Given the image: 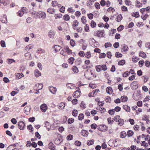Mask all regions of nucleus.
Masks as SVG:
<instances>
[{
  "label": "nucleus",
  "mask_w": 150,
  "mask_h": 150,
  "mask_svg": "<svg viewBox=\"0 0 150 150\" xmlns=\"http://www.w3.org/2000/svg\"><path fill=\"white\" fill-rule=\"evenodd\" d=\"M85 77L88 80H91L93 79L94 77V73L91 71H87L84 74Z\"/></svg>",
  "instance_id": "nucleus-1"
},
{
  "label": "nucleus",
  "mask_w": 150,
  "mask_h": 150,
  "mask_svg": "<svg viewBox=\"0 0 150 150\" xmlns=\"http://www.w3.org/2000/svg\"><path fill=\"white\" fill-rule=\"evenodd\" d=\"M95 68L97 72H100L101 70L105 71L107 69L106 66L105 64L96 66Z\"/></svg>",
  "instance_id": "nucleus-2"
},
{
  "label": "nucleus",
  "mask_w": 150,
  "mask_h": 150,
  "mask_svg": "<svg viewBox=\"0 0 150 150\" xmlns=\"http://www.w3.org/2000/svg\"><path fill=\"white\" fill-rule=\"evenodd\" d=\"M34 14H36L38 18H41L42 19L46 18V14L44 12L40 11L38 12H34Z\"/></svg>",
  "instance_id": "nucleus-3"
},
{
  "label": "nucleus",
  "mask_w": 150,
  "mask_h": 150,
  "mask_svg": "<svg viewBox=\"0 0 150 150\" xmlns=\"http://www.w3.org/2000/svg\"><path fill=\"white\" fill-rule=\"evenodd\" d=\"M104 30H97L95 32V36L100 37H104Z\"/></svg>",
  "instance_id": "nucleus-4"
},
{
  "label": "nucleus",
  "mask_w": 150,
  "mask_h": 150,
  "mask_svg": "<svg viewBox=\"0 0 150 150\" xmlns=\"http://www.w3.org/2000/svg\"><path fill=\"white\" fill-rule=\"evenodd\" d=\"M0 20L3 23H7L8 21L6 15L5 14L1 15L0 16Z\"/></svg>",
  "instance_id": "nucleus-5"
},
{
  "label": "nucleus",
  "mask_w": 150,
  "mask_h": 150,
  "mask_svg": "<svg viewBox=\"0 0 150 150\" xmlns=\"http://www.w3.org/2000/svg\"><path fill=\"white\" fill-rule=\"evenodd\" d=\"M98 129L100 131L105 132L108 129V127L105 125H100L98 126Z\"/></svg>",
  "instance_id": "nucleus-6"
},
{
  "label": "nucleus",
  "mask_w": 150,
  "mask_h": 150,
  "mask_svg": "<svg viewBox=\"0 0 150 150\" xmlns=\"http://www.w3.org/2000/svg\"><path fill=\"white\" fill-rule=\"evenodd\" d=\"M40 108L42 111L43 112H45L47 109V107L45 104H43L41 105L40 106Z\"/></svg>",
  "instance_id": "nucleus-7"
},
{
  "label": "nucleus",
  "mask_w": 150,
  "mask_h": 150,
  "mask_svg": "<svg viewBox=\"0 0 150 150\" xmlns=\"http://www.w3.org/2000/svg\"><path fill=\"white\" fill-rule=\"evenodd\" d=\"M30 110V106H26L25 107L24 109V113L26 115H28Z\"/></svg>",
  "instance_id": "nucleus-8"
},
{
  "label": "nucleus",
  "mask_w": 150,
  "mask_h": 150,
  "mask_svg": "<svg viewBox=\"0 0 150 150\" xmlns=\"http://www.w3.org/2000/svg\"><path fill=\"white\" fill-rule=\"evenodd\" d=\"M131 87L133 90H135L138 88L137 82L134 81L131 84Z\"/></svg>",
  "instance_id": "nucleus-9"
},
{
  "label": "nucleus",
  "mask_w": 150,
  "mask_h": 150,
  "mask_svg": "<svg viewBox=\"0 0 150 150\" xmlns=\"http://www.w3.org/2000/svg\"><path fill=\"white\" fill-rule=\"evenodd\" d=\"M65 105V104L64 103L62 102L59 103L57 106L59 110H62L64 108Z\"/></svg>",
  "instance_id": "nucleus-10"
},
{
  "label": "nucleus",
  "mask_w": 150,
  "mask_h": 150,
  "mask_svg": "<svg viewBox=\"0 0 150 150\" xmlns=\"http://www.w3.org/2000/svg\"><path fill=\"white\" fill-rule=\"evenodd\" d=\"M54 31L53 30H50L48 33L49 37L51 38H54Z\"/></svg>",
  "instance_id": "nucleus-11"
},
{
  "label": "nucleus",
  "mask_w": 150,
  "mask_h": 150,
  "mask_svg": "<svg viewBox=\"0 0 150 150\" xmlns=\"http://www.w3.org/2000/svg\"><path fill=\"white\" fill-rule=\"evenodd\" d=\"M79 24V22L77 20H75L73 21V24L72 25V26L73 29L74 30H76V28L78 25Z\"/></svg>",
  "instance_id": "nucleus-12"
},
{
  "label": "nucleus",
  "mask_w": 150,
  "mask_h": 150,
  "mask_svg": "<svg viewBox=\"0 0 150 150\" xmlns=\"http://www.w3.org/2000/svg\"><path fill=\"white\" fill-rule=\"evenodd\" d=\"M25 126L24 122L22 121H20L18 123V126L19 129L21 130L23 129Z\"/></svg>",
  "instance_id": "nucleus-13"
},
{
  "label": "nucleus",
  "mask_w": 150,
  "mask_h": 150,
  "mask_svg": "<svg viewBox=\"0 0 150 150\" xmlns=\"http://www.w3.org/2000/svg\"><path fill=\"white\" fill-rule=\"evenodd\" d=\"M122 108L127 112H130L131 109L130 107L127 105H123Z\"/></svg>",
  "instance_id": "nucleus-14"
},
{
  "label": "nucleus",
  "mask_w": 150,
  "mask_h": 150,
  "mask_svg": "<svg viewBox=\"0 0 150 150\" xmlns=\"http://www.w3.org/2000/svg\"><path fill=\"white\" fill-rule=\"evenodd\" d=\"M55 9L52 8H49L47 10V12L51 14H53L55 12Z\"/></svg>",
  "instance_id": "nucleus-15"
},
{
  "label": "nucleus",
  "mask_w": 150,
  "mask_h": 150,
  "mask_svg": "<svg viewBox=\"0 0 150 150\" xmlns=\"http://www.w3.org/2000/svg\"><path fill=\"white\" fill-rule=\"evenodd\" d=\"M50 91L52 93L54 94L57 91L56 88L52 86L50 87L49 88Z\"/></svg>",
  "instance_id": "nucleus-16"
},
{
  "label": "nucleus",
  "mask_w": 150,
  "mask_h": 150,
  "mask_svg": "<svg viewBox=\"0 0 150 150\" xmlns=\"http://www.w3.org/2000/svg\"><path fill=\"white\" fill-rule=\"evenodd\" d=\"M24 75L22 73H17L16 74V79H18L23 77Z\"/></svg>",
  "instance_id": "nucleus-17"
},
{
  "label": "nucleus",
  "mask_w": 150,
  "mask_h": 150,
  "mask_svg": "<svg viewBox=\"0 0 150 150\" xmlns=\"http://www.w3.org/2000/svg\"><path fill=\"white\" fill-rule=\"evenodd\" d=\"M81 135L84 137H86L88 134V132L85 130H82L81 132Z\"/></svg>",
  "instance_id": "nucleus-18"
},
{
  "label": "nucleus",
  "mask_w": 150,
  "mask_h": 150,
  "mask_svg": "<svg viewBox=\"0 0 150 150\" xmlns=\"http://www.w3.org/2000/svg\"><path fill=\"white\" fill-rule=\"evenodd\" d=\"M34 73L35 76L36 77H38L41 75L40 72L37 69L34 71Z\"/></svg>",
  "instance_id": "nucleus-19"
},
{
  "label": "nucleus",
  "mask_w": 150,
  "mask_h": 150,
  "mask_svg": "<svg viewBox=\"0 0 150 150\" xmlns=\"http://www.w3.org/2000/svg\"><path fill=\"white\" fill-rule=\"evenodd\" d=\"M82 23L83 24H86L87 22L86 18L85 16H82L81 18Z\"/></svg>",
  "instance_id": "nucleus-20"
},
{
  "label": "nucleus",
  "mask_w": 150,
  "mask_h": 150,
  "mask_svg": "<svg viewBox=\"0 0 150 150\" xmlns=\"http://www.w3.org/2000/svg\"><path fill=\"white\" fill-rule=\"evenodd\" d=\"M80 95V92L79 91H76L73 94V96L74 98H78Z\"/></svg>",
  "instance_id": "nucleus-21"
},
{
  "label": "nucleus",
  "mask_w": 150,
  "mask_h": 150,
  "mask_svg": "<svg viewBox=\"0 0 150 150\" xmlns=\"http://www.w3.org/2000/svg\"><path fill=\"white\" fill-rule=\"evenodd\" d=\"M64 50H65V52L69 54H71L72 53V50H70L67 46L65 47Z\"/></svg>",
  "instance_id": "nucleus-22"
},
{
  "label": "nucleus",
  "mask_w": 150,
  "mask_h": 150,
  "mask_svg": "<svg viewBox=\"0 0 150 150\" xmlns=\"http://www.w3.org/2000/svg\"><path fill=\"white\" fill-rule=\"evenodd\" d=\"M52 4L53 7H56V6H58V7H61V5L59 4H58L57 1H52Z\"/></svg>",
  "instance_id": "nucleus-23"
},
{
  "label": "nucleus",
  "mask_w": 150,
  "mask_h": 150,
  "mask_svg": "<svg viewBox=\"0 0 150 150\" xmlns=\"http://www.w3.org/2000/svg\"><path fill=\"white\" fill-rule=\"evenodd\" d=\"M128 98L127 97L125 96H123L121 97V100L122 102H125L127 101Z\"/></svg>",
  "instance_id": "nucleus-24"
},
{
  "label": "nucleus",
  "mask_w": 150,
  "mask_h": 150,
  "mask_svg": "<svg viewBox=\"0 0 150 150\" xmlns=\"http://www.w3.org/2000/svg\"><path fill=\"white\" fill-rule=\"evenodd\" d=\"M43 86V85L42 83H37L36 84V86L37 87L36 89L38 90L41 89Z\"/></svg>",
  "instance_id": "nucleus-25"
},
{
  "label": "nucleus",
  "mask_w": 150,
  "mask_h": 150,
  "mask_svg": "<svg viewBox=\"0 0 150 150\" xmlns=\"http://www.w3.org/2000/svg\"><path fill=\"white\" fill-rule=\"evenodd\" d=\"M127 134L124 131H122L120 134V137L122 138H124L126 136Z\"/></svg>",
  "instance_id": "nucleus-26"
},
{
  "label": "nucleus",
  "mask_w": 150,
  "mask_h": 150,
  "mask_svg": "<svg viewBox=\"0 0 150 150\" xmlns=\"http://www.w3.org/2000/svg\"><path fill=\"white\" fill-rule=\"evenodd\" d=\"M25 56L27 59L30 60L31 59V54L29 52L26 53L25 54Z\"/></svg>",
  "instance_id": "nucleus-27"
},
{
  "label": "nucleus",
  "mask_w": 150,
  "mask_h": 150,
  "mask_svg": "<svg viewBox=\"0 0 150 150\" xmlns=\"http://www.w3.org/2000/svg\"><path fill=\"white\" fill-rule=\"evenodd\" d=\"M34 45L32 44H30V45H27L25 48V50L27 51H28L32 49L33 48Z\"/></svg>",
  "instance_id": "nucleus-28"
},
{
  "label": "nucleus",
  "mask_w": 150,
  "mask_h": 150,
  "mask_svg": "<svg viewBox=\"0 0 150 150\" xmlns=\"http://www.w3.org/2000/svg\"><path fill=\"white\" fill-rule=\"evenodd\" d=\"M106 91L108 93L111 94L112 92V88L110 87H108L106 89Z\"/></svg>",
  "instance_id": "nucleus-29"
},
{
  "label": "nucleus",
  "mask_w": 150,
  "mask_h": 150,
  "mask_svg": "<svg viewBox=\"0 0 150 150\" xmlns=\"http://www.w3.org/2000/svg\"><path fill=\"white\" fill-rule=\"evenodd\" d=\"M70 16L68 14H65L63 16V19L66 21H67L70 19Z\"/></svg>",
  "instance_id": "nucleus-30"
},
{
  "label": "nucleus",
  "mask_w": 150,
  "mask_h": 150,
  "mask_svg": "<svg viewBox=\"0 0 150 150\" xmlns=\"http://www.w3.org/2000/svg\"><path fill=\"white\" fill-rule=\"evenodd\" d=\"M128 47L127 46L125 45H123L122 48V52H126L128 50Z\"/></svg>",
  "instance_id": "nucleus-31"
},
{
  "label": "nucleus",
  "mask_w": 150,
  "mask_h": 150,
  "mask_svg": "<svg viewBox=\"0 0 150 150\" xmlns=\"http://www.w3.org/2000/svg\"><path fill=\"white\" fill-rule=\"evenodd\" d=\"M85 55V57L87 59H89L91 58L92 57L91 53L90 52H86V53Z\"/></svg>",
  "instance_id": "nucleus-32"
},
{
  "label": "nucleus",
  "mask_w": 150,
  "mask_h": 150,
  "mask_svg": "<svg viewBox=\"0 0 150 150\" xmlns=\"http://www.w3.org/2000/svg\"><path fill=\"white\" fill-rule=\"evenodd\" d=\"M90 24L92 28H94L96 25V23L93 20L91 21Z\"/></svg>",
  "instance_id": "nucleus-33"
},
{
  "label": "nucleus",
  "mask_w": 150,
  "mask_h": 150,
  "mask_svg": "<svg viewBox=\"0 0 150 150\" xmlns=\"http://www.w3.org/2000/svg\"><path fill=\"white\" fill-rule=\"evenodd\" d=\"M68 11L71 14H73L75 12V10L72 7L69 8L67 9Z\"/></svg>",
  "instance_id": "nucleus-34"
},
{
  "label": "nucleus",
  "mask_w": 150,
  "mask_h": 150,
  "mask_svg": "<svg viewBox=\"0 0 150 150\" xmlns=\"http://www.w3.org/2000/svg\"><path fill=\"white\" fill-rule=\"evenodd\" d=\"M60 46L58 45H55L54 46V48L56 52H57L59 51L61 48Z\"/></svg>",
  "instance_id": "nucleus-35"
},
{
  "label": "nucleus",
  "mask_w": 150,
  "mask_h": 150,
  "mask_svg": "<svg viewBox=\"0 0 150 150\" xmlns=\"http://www.w3.org/2000/svg\"><path fill=\"white\" fill-rule=\"evenodd\" d=\"M67 86L68 87L70 88L71 89L74 88L75 86L74 84L70 83H67Z\"/></svg>",
  "instance_id": "nucleus-36"
},
{
  "label": "nucleus",
  "mask_w": 150,
  "mask_h": 150,
  "mask_svg": "<svg viewBox=\"0 0 150 150\" xmlns=\"http://www.w3.org/2000/svg\"><path fill=\"white\" fill-rule=\"evenodd\" d=\"M107 10V11L110 13H113L115 11V9L114 8L112 7H110Z\"/></svg>",
  "instance_id": "nucleus-37"
},
{
  "label": "nucleus",
  "mask_w": 150,
  "mask_h": 150,
  "mask_svg": "<svg viewBox=\"0 0 150 150\" xmlns=\"http://www.w3.org/2000/svg\"><path fill=\"white\" fill-rule=\"evenodd\" d=\"M1 4H3L4 5L9 4V0H0Z\"/></svg>",
  "instance_id": "nucleus-38"
},
{
  "label": "nucleus",
  "mask_w": 150,
  "mask_h": 150,
  "mask_svg": "<svg viewBox=\"0 0 150 150\" xmlns=\"http://www.w3.org/2000/svg\"><path fill=\"white\" fill-rule=\"evenodd\" d=\"M72 69L74 73H77L79 72V70L77 67L76 66H73Z\"/></svg>",
  "instance_id": "nucleus-39"
},
{
  "label": "nucleus",
  "mask_w": 150,
  "mask_h": 150,
  "mask_svg": "<svg viewBox=\"0 0 150 150\" xmlns=\"http://www.w3.org/2000/svg\"><path fill=\"white\" fill-rule=\"evenodd\" d=\"M23 14L27 13L28 12V9L25 7H23L21 11Z\"/></svg>",
  "instance_id": "nucleus-40"
},
{
  "label": "nucleus",
  "mask_w": 150,
  "mask_h": 150,
  "mask_svg": "<svg viewBox=\"0 0 150 150\" xmlns=\"http://www.w3.org/2000/svg\"><path fill=\"white\" fill-rule=\"evenodd\" d=\"M138 60H139V58L135 56H134L132 57V61L134 62H137Z\"/></svg>",
  "instance_id": "nucleus-41"
},
{
  "label": "nucleus",
  "mask_w": 150,
  "mask_h": 150,
  "mask_svg": "<svg viewBox=\"0 0 150 150\" xmlns=\"http://www.w3.org/2000/svg\"><path fill=\"white\" fill-rule=\"evenodd\" d=\"M125 63V61L124 60H122L118 62V64L119 65H123Z\"/></svg>",
  "instance_id": "nucleus-42"
},
{
  "label": "nucleus",
  "mask_w": 150,
  "mask_h": 150,
  "mask_svg": "<svg viewBox=\"0 0 150 150\" xmlns=\"http://www.w3.org/2000/svg\"><path fill=\"white\" fill-rule=\"evenodd\" d=\"M93 14L91 13H90L87 14V16L88 18L90 20L93 19Z\"/></svg>",
  "instance_id": "nucleus-43"
},
{
  "label": "nucleus",
  "mask_w": 150,
  "mask_h": 150,
  "mask_svg": "<svg viewBox=\"0 0 150 150\" xmlns=\"http://www.w3.org/2000/svg\"><path fill=\"white\" fill-rule=\"evenodd\" d=\"M48 147L49 149H53L55 147V146L53 144V143L52 142H50V143L48 145Z\"/></svg>",
  "instance_id": "nucleus-44"
},
{
  "label": "nucleus",
  "mask_w": 150,
  "mask_h": 150,
  "mask_svg": "<svg viewBox=\"0 0 150 150\" xmlns=\"http://www.w3.org/2000/svg\"><path fill=\"white\" fill-rule=\"evenodd\" d=\"M94 140L93 139L89 140L87 141V144L88 145L90 146L94 144Z\"/></svg>",
  "instance_id": "nucleus-45"
},
{
  "label": "nucleus",
  "mask_w": 150,
  "mask_h": 150,
  "mask_svg": "<svg viewBox=\"0 0 150 150\" xmlns=\"http://www.w3.org/2000/svg\"><path fill=\"white\" fill-rule=\"evenodd\" d=\"M139 56L142 57L144 58H145L146 57V54L142 52H140L139 54Z\"/></svg>",
  "instance_id": "nucleus-46"
},
{
  "label": "nucleus",
  "mask_w": 150,
  "mask_h": 150,
  "mask_svg": "<svg viewBox=\"0 0 150 150\" xmlns=\"http://www.w3.org/2000/svg\"><path fill=\"white\" fill-rule=\"evenodd\" d=\"M74 60V59L73 57H71L68 59V62L71 64H72Z\"/></svg>",
  "instance_id": "nucleus-47"
},
{
  "label": "nucleus",
  "mask_w": 150,
  "mask_h": 150,
  "mask_svg": "<svg viewBox=\"0 0 150 150\" xmlns=\"http://www.w3.org/2000/svg\"><path fill=\"white\" fill-rule=\"evenodd\" d=\"M45 127L48 129V130H49L50 127V123L48 122H45Z\"/></svg>",
  "instance_id": "nucleus-48"
},
{
  "label": "nucleus",
  "mask_w": 150,
  "mask_h": 150,
  "mask_svg": "<svg viewBox=\"0 0 150 150\" xmlns=\"http://www.w3.org/2000/svg\"><path fill=\"white\" fill-rule=\"evenodd\" d=\"M118 122V125L120 126L124 124V121L122 119H120Z\"/></svg>",
  "instance_id": "nucleus-49"
},
{
  "label": "nucleus",
  "mask_w": 150,
  "mask_h": 150,
  "mask_svg": "<svg viewBox=\"0 0 150 150\" xmlns=\"http://www.w3.org/2000/svg\"><path fill=\"white\" fill-rule=\"evenodd\" d=\"M142 79L143 80L144 82V83H146L148 81L149 78L147 76H144L142 77Z\"/></svg>",
  "instance_id": "nucleus-50"
},
{
  "label": "nucleus",
  "mask_w": 150,
  "mask_h": 150,
  "mask_svg": "<svg viewBox=\"0 0 150 150\" xmlns=\"http://www.w3.org/2000/svg\"><path fill=\"white\" fill-rule=\"evenodd\" d=\"M136 6L139 8L142 6V4L140 2L136 1Z\"/></svg>",
  "instance_id": "nucleus-51"
},
{
  "label": "nucleus",
  "mask_w": 150,
  "mask_h": 150,
  "mask_svg": "<svg viewBox=\"0 0 150 150\" xmlns=\"http://www.w3.org/2000/svg\"><path fill=\"white\" fill-rule=\"evenodd\" d=\"M78 111L76 110H74L72 112V115L75 117H76L78 114Z\"/></svg>",
  "instance_id": "nucleus-52"
},
{
  "label": "nucleus",
  "mask_w": 150,
  "mask_h": 150,
  "mask_svg": "<svg viewBox=\"0 0 150 150\" xmlns=\"http://www.w3.org/2000/svg\"><path fill=\"white\" fill-rule=\"evenodd\" d=\"M122 16L121 15H119L116 18V21L118 22H120L122 20Z\"/></svg>",
  "instance_id": "nucleus-53"
},
{
  "label": "nucleus",
  "mask_w": 150,
  "mask_h": 150,
  "mask_svg": "<svg viewBox=\"0 0 150 150\" xmlns=\"http://www.w3.org/2000/svg\"><path fill=\"white\" fill-rule=\"evenodd\" d=\"M150 96H147L143 100V102L146 103L147 102L149 101L150 100Z\"/></svg>",
  "instance_id": "nucleus-54"
},
{
  "label": "nucleus",
  "mask_w": 150,
  "mask_h": 150,
  "mask_svg": "<svg viewBox=\"0 0 150 150\" xmlns=\"http://www.w3.org/2000/svg\"><path fill=\"white\" fill-rule=\"evenodd\" d=\"M99 91V90L98 89H97L94 90H93L92 92V93H93V95L94 96H95L98 93V91Z\"/></svg>",
  "instance_id": "nucleus-55"
},
{
  "label": "nucleus",
  "mask_w": 150,
  "mask_h": 150,
  "mask_svg": "<svg viewBox=\"0 0 150 150\" xmlns=\"http://www.w3.org/2000/svg\"><path fill=\"white\" fill-rule=\"evenodd\" d=\"M84 29L85 31L89 32V25L88 24H85L84 27Z\"/></svg>",
  "instance_id": "nucleus-56"
},
{
  "label": "nucleus",
  "mask_w": 150,
  "mask_h": 150,
  "mask_svg": "<svg viewBox=\"0 0 150 150\" xmlns=\"http://www.w3.org/2000/svg\"><path fill=\"white\" fill-rule=\"evenodd\" d=\"M134 134V133L132 131L129 130L127 131V134L128 137L132 136Z\"/></svg>",
  "instance_id": "nucleus-57"
},
{
  "label": "nucleus",
  "mask_w": 150,
  "mask_h": 150,
  "mask_svg": "<svg viewBox=\"0 0 150 150\" xmlns=\"http://www.w3.org/2000/svg\"><path fill=\"white\" fill-rule=\"evenodd\" d=\"M62 15L60 14H55L54 16L56 19L60 18H62Z\"/></svg>",
  "instance_id": "nucleus-58"
},
{
  "label": "nucleus",
  "mask_w": 150,
  "mask_h": 150,
  "mask_svg": "<svg viewBox=\"0 0 150 150\" xmlns=\"http://www.w3.org/2000/svg\"><path fill=\"white\" fill-rule=\"evenodd\" d=\"M148 17V15L147 14H145V15L141 16V18L144 20H145Z\"/></svg>",
  "instance_id": "nucleus-59"
},
{
  "label": "nucleus",
  "mask_w": 150,
  "mask_h": 150,
  "mask_svg": "<svg viewBox=\"0 0 150 150\" xmlns=\"http://www.w3.org/2000/svg\"><path fill=\"white\" fill-rule=\"evenodd\" d=\"M84 115L83 114H80L78 117V118L79 120H83L84 118Z\"/></svg>",
  "instance_id": "nucleus-60"
},
{
  "label": "nucleus",
  "mask_w": 150,
  "mask_h": 150,
  "mask_svg": "<svg viewBox=\"0 0 150 150\" xmlns=\"http://www.w3.org/2000/svg\"><path fill=\"white\" fill-rule=\"evenodd\" d=\"M71 45L72 47H74L75 45V41L71 39L70 41Z\"/></svg>",
  "instance_id": "nucleus-61"
},
{
  "label": "nucleus",
  "mask_w": 150,
  "mask_h": 150,
  "mask_svg": "<svg viewBox=\"0 0 150 150\" xmlns=\"http://www.w3.org/2000/svg\"><path fill=\"white\" fill-rule=\"evenodd\" d=\"M75 15L79 17L81 15V13L79 11H76L75 12Z\"/></svg>",
  "instance_id": "nucleus-62"
},
{
  "label": "nucleus",
  "mask_w": 150,
  "mask_h": 150,
  "mask_svg": "<svg viewBox=\"0 0 150 150\" xmlns=\"http://www.w3.org/2000/svg\"><path fill=\"white\" fill-rule=\"evenodd\" d=\"M79 54L80 56L82 57H83L85 55L84 52L83 51H79Z\"/></svg>",
  "instance_id": "nucleus-63"
},
{
  "label": "nucleus",
  "mask_w": 150,
  "mask_h": 150,
  "mask_svg": "<svg viewBox=\"0 0 150 150\" xmlns=\"http://www.w3.org/2000/svg\"><path fill=\"white\" fill-rule=\"evenodd\" d=\"M80 106L81 107L83 108V109L85 108L86 106L85 103L83 101H82L81 102V103L80 105Z\"/></svg>",
  "instance_id": "nucleus-64"
}]
</instances>
